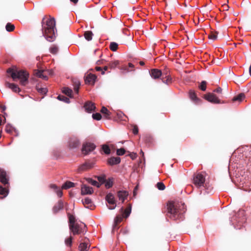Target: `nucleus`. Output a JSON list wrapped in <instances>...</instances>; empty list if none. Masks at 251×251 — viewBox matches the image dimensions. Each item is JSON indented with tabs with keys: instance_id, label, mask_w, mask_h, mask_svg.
Wrapping results in <instances>:
<instances>
[{
	"instance_id": "9b49d317",
	"label": "nucleus",
	"mask_w": 251,
	"mask_h": 251,
	"mask_svg": "<svg viewBox=\"0 0 251 251\" xmlns=\"http://www.w3.org/2000/svg\"><path fill=\"white\" fill-rule=\"evenodd\" d=\"M64 208V202L62 200H59L53 207L52 212L55 214Z\"/></svg>"
},
{
	"instance_id": "de8ad7c7",
	"label": "nucleus",
	"mask_w": 251,
	"mask_h": 251,
	"mask_svg": "<svg viewBox=\"0 0 251 251\" xmlns=\"http://www.w3.org/2000/svg\"><path fill=\"white\" fill-rule=\"evenodd\" d=\"M208 37L211 40H215L217 38V35L216 33H211L209 35Z\"/></svg>"
},
{
	"instance_id": "c85d7f7f",
	"label": "nucleus",
	"mask_w": 251,
	"mask_h": 251,
	"mask_svg": "<svg viewBox=\"0 0 251 251\" xmlns=\"http://www.w3.org/2000/svg\"><path fill=\"white\" fill-rule=\"evenodd\" d=\"M80 251H87L88 245L85 243H81L78 246Z\"/></svg>"
},
{
	"instance_id": "a211bd4d",
	"label": "nucleus",
	"mask_w": 251,
	"mask_h": 251,
	"mask_svg": "<svg viewBox=\"0 0 251 251\" xmlns=\"http://www.w3.org/2000/svg\"><path fill=\"white\" fill-rule=\"evenodd\" d=\"M128 195V193L126 191H119L118 192V197L119 200L122 201V202L126 199Z\"/></svg>"
},
{
	"instance_id": "4be33fe9",
	"label": "nucleus",
	"mask_w": 251,
	"mask_h": 251,
	"mask_svg": "<svg viewBox=\"0 0 251 251\" xmlns=\"http://www.w3.org/2000/svg\"><path fill=\"white\" fill-rule=\"evenodd\" d=\"M96 79V76L95 75L89 74L86 76L85 82L87 83H94Z\"/></svg>"
},
{
	"instance_id": "69168bd1",
	"label": "nucleus",
	"mask_w": 251,
	"mask_h": 251,
	"mask_svg": "<svg viewBox=\"0 0 251 251\" xmlns=\"http://www.w3.org/2000/svg\"><path fill=\"white\" fill-rule=\"evenodd\" d=\"M137 189V186L135 188L134 191H133V194L135 196L136 195V190Z\"/></svg>"
},
{
	"instance_id": "2f4dec72",
	"label": "nucleus",
	"mask_w": 251,
	"mask_h": 251,
	"mask_svg": "<svg viewBox=\"0 0 251 251\" xmlns=\"http://www.w3.org/2000/svg\"><path fill=\"white\" fill-rule=\"evenodd\" d=\"M119 64V62L118 60L113 61L110 62L108 64V67L111 69L115 68Z\"/></svg>"
},
{
	"instance_id": "6ab92c4d",
	"label": "nucleus",
	"mask_w": 251,
	"mask_h": 251,
	"mask_svg": "<svg viewBox=\"0 0 251 251\" xmlns=\"http://www.w3.org/2000/svg\"><path fill=\"white\" fill-rule=\"evenodd\" d=\"M121 162V158L119 157H113L109 158L108 160V163L110 165L118 164Z\"/></svg>"
},
{
	"instance_id": "13d9d810",
	"label": "nucleus",
	"mask_w": 251,
	"mask_h": 251,
	"mask_svg": "<svg viewBox=\"0 0 251 251\" xmlns=\"http://www.w3.org/2000/svg\"><path fill=\"white\" fill-rule=\"evenodd\" d=\"M98 179L100 181V182H101V183H103L104 182H105V179L103 178V177H99L98 178Z\"/></svg>"
},
{
	"instance_id": "2eb2a0df",
	"label": "nucleus",
	"mask_w": 251,
	"mask_h": 251,
	"mask_svg": "<svg viewBox=\"0 0 251 251\" xmlns=\"http://www.w3.org/2000/svg\"><path fill=\"white\" fill-rule=\"evenodd\" d=\"M84 108L86 112L91 113L95 109L96 107L94 103L87 101L85 103Z\"/></svg>"
},
{
	"instance_id": "052dcab7",
	"label": "nucleus",
	"mask_w": 251,
	"mask_h": 251,
	"mask_svg": "<svg viewBox=\"0 0 251 251\" xmlns=\"http://www.w3.org/2000/svg\"><path fill=\"white\" fill-rule=\"evenodd\" d=\"M108 68V67L107 66H105L104 67L103 69H102V70H103V71H104V72H105V71L107 70Z\"/></svg>"
},
{
	"instance_id": "864d4df0",
	"label": "nucleus",
	"mask_w": 251,
	"mask_h": 251,
	"mask_svg": "<svg viewBox=\"0 0 251 251\" xmlns=\"http://www.w3.org/2000/svg\"><path fill=\"white\" fill-rule=\"evenodd\" d=\"M132 132L134 134H137L138 132V129L136 126H134L132 129Z\"/></svg>"
},
{
	"instance_id": "774afa93",
	"label": "nucleus",
	"mask_w": 251,
	"mask_h": 251,
	"mask_svg": "<svg viewBox=\"0 0 251 251\" xmlns=\"http://www.w3.org/2000/svg\"><path fill=\"white\" fill-rule=\"evenodd\" d=\"M211 11V8H208V9H207V12H209V11Z\"/></svg>"
},
{
	"instance_id": "9d476101",
	"label": "nucleus",
	"mask_w": 251,
	"mask_h": 251,
	"mask_svg": "<svg viewBox=\"0 0 251 251\" xmlns=\"http://www.w3.org/2000/svg\"><path fill=\"white\" fill-rule=\"evenodd\" d=\"M80 145V142L76 137H73L70 138L69 142V147L71 149L78 148Z\"/></svg>"
},
{
	"instance_id": "4468645a",
	"label": "nucleus",
	"mask_w": 251,
	"mask_h": 251,
	"mask_svg": "<svg viewBox=\"0 0 251 251\" xmlns=\"http://www.w3.org/2000/svg\"><path fill=\"white\" fill-rule=\"evenodd\" d=\"M0 182L3 185L8 183V179L6 177V173L1 169H0Z\"/></svg>"
},
{
	"instance_id": "f03ea898",
	"label": "nucleus",
	"mask_w": 251,
	"mask_h": 251,
	"mask_svg": "<svg viewBox=\"0 0 251 251\" xmlns=\"http://www.w3.org/2000/svg\"><path fill=\"white\" fill-rule=\"evenodd\" d=\"M45 16L42 21V30L43 36L49 42H53L56 38V29L55 21L54 18L49 16V18L46 20Z\"/></svg>"
},
{
	"instance_id": "c9c22d12",
	"label": "nucleus",
	"mask_w": 251,
	"mask_h": 251,
	"mask_svg": "<svg viewBox=\"0 0 251 251\" xmlns=\"http://www.w3.org/2000/svg\"><path fill=\"white\" fill-rule=\"evenodd\" d=\"M5 28L7 31L11 32V31H12L14 29L15 26L14 25L11 24L10 23H8L6 24V25L5 26Z\"/></svg>"
},
{
	"instance_id": "338daca9",
	"label": "nucleus",
	"mask_w": 251,
	"mask_h": 251,
	"mask_svg": "<svg viewBox=\"0 0 251 251\" xmlns=\"http://www.w3.org/2000/svg\"><path fill=\"white\" fill-rule=\"evenodd\" d=\"M129 66L130 67H133V65L131 64V63H129Z\"/></svg>"
},
{
	"instance_id": "6e6d98bb",
	"label": "nucleus",
	"mask_w": 251,
	"mask_h": 251,
	"mask_svg": "<svg viewBox=\"0 0 251 251\" xmlns=\"http://www.w3.org/2000/svg\"><path fill=\"white\" fill-rule=\"evenodd\" d=\"M213 92L217 93H221L222 92V89L221 87H218L217 89H215Z\"/></svg>"
},
{
	"instance_id": "5fc2aeb1",
	"label": "nucleus",
	"mask_w": 251,
	"mask_h": 251,
	"mask_svg": "<svg viewBox=\"0 0 251 251\" xmlns=\"http://www.w3.org/2000/svg\"><path fill=\"white\" fill-rule=\"evenodd\" d=\"M95 69L97 71H101V74L104 75V72L103 71L102 69L100 67H96Z\"/></svg>"
},
{
	"instance_id": "473e14b6",
	"label": "nucleus",
	"mask_w": 251,
	"mask_h": 251,
	"mask_svg": "<svg viewBox=\"0 0 251 251\" xmlns=\"http://www.w3.org/2000/svg\"><path fill=\"white\" fill-rule=\"evenodd\" d=\"M57 99L59 100L64 101L65 102L67 103H69L70 102L69 98L65 97L64 96H62V95H59L57 97Z\"/></svg>"
},
{
	"instance_id": "7ed1b4c3",
	"label": "nucleus",
	"mask_w": 251,
	"mask_h": 251,
	"mask_svg": "<svg viewBox=\"0 0 251 251\" xmlns=\"http://www.w3.org/2000/svg\"><path fill=\"white\" fill-rule=\"evenodd\" d=\"M68 216L69 220V229L73 235L84 233L86 232V226L84 223H75V216L69 213L68 214Z\"/></svg>"
},
{
	"instance_id": "3c124183",
	"label": "nucleus",
	"mask_w": 251,
	"mask_h": 251,
	"mask_svg": "<svg viewBox=\"0 0 251 251\" xmlns=\"http://www.w3.org/2000/svg\"><path fill=\"white\" fill-rule=\"evenodd\" d=\"M167 77V79L166 80H164L162 79V82L164 83H168V82H170L171 81V78L169 75H167L166 76Z\"/></svg>"
},
{
	"instance_id": "b1692460",
	"label": "nucleus",
	"mask_w": 251,
	"mask_h": 251,
	"mask_svg": "<svg viewBox=\"0 0 251 251\" xmlns=\"http://www.w3.org/2000/svg\"><path fill=\"white\" fill-rule=\"evenodd\" d=\"M75 186L74 183L71 181H66L62 186V189H68Z\"/></svg>"
},
{
	"instance_id": "f704fd0d",
	"label": "nucleus",
	"mask_w": 251,
	"mask_h": 251,
	"mask_svg": "<svg viewBox=\"0 0 251 251\" xmlns=\"http://www.w3.org/2000/svg\"><path fill=\"white\" fill-rule=\"evenodd\" d=\"M8 189L0 185V194L4 195V197H6L8 195Z\"/></svg>"
},
{
	"instance_id": "bb28decb",
	"label": "nucleus",
	"mask_w": 251,
	"mask_h": 251,
	"mask_svg": "<svg viewBox=\"0 0 251 251\" xmlns=\"http://www.w3.org/2000/svg\"><path fill=\"white\" fill-rule=\"evenodd\" d=\"M62 92L68 96L70 98L72 97L73 91L72 89L68 88V87H64L62 90Z\"/></svg>"
},
{
	"instance_id": "09e8293b",
	"label": "nucleus",
	"mask_w": 251,
	"mask_h": 251,
	"mask_svg": "<svg viewBox=\"0 0 251 251\" xmlns=\"http://www.w3.org/2000/svg\"><path fill=\"white\" fill-rule=\"evenodd\" d=\"M125 153V149L123 148H121L117 150V154L118 155H123Z\"/></svg>"
},
{
	"instance_id": "4c0bfd02",
	"label": "nucleus",
	"mask_w": 251,
	"mask_h": 251,
	"mask_svg": "<svg viewBox=\"0 0 251 251\" xmlns=\"http://www.w3.org/2000/svg\"><path fill=\"white\" fill-rule=\"evenodd\" d=\"M118 46V45L116 42H111L110 44L109 48L112 51H115L117 50Z\"/></svg>"
},
{
	"instance_id": "37998d69",
	"label": "nucleus",
	"mask_w": 251,
	"mask_h": 251,
	"mask_svg": "<svg viewBox=\"0 0 251 251\" xmlns=\"http://www.w3.org/2000/svg\"><path fill=\"white\" fill-rule=\"evenodd\" d=\"M189 96H190V99L193 100H198V98L197 97V96H196L195 93L192 90L190 91Z\"/></svg>"
},
{
	"instance_id": "aec40b11",
	"label": "nucleus",
	"mask_w": 251,
	"mask_h": 251,
	"mask_svg": "<svg viewBox=\"0 0 251 251\" xmlns=\"http://www.w3.org/2000/svg\"><path fill=\"white\" fill-rule=\"evenodd\" d=\"M6 85L7 87L11 89L13 92H19L21 91L18 86L14 83L6 82Z\"/></svg>"
},
{
	"instance_id": "1a4fd4ad",
	"label": "nucleus",
	"mask_w": 251,
	"mask_h": 251,
	"mask_svg": "<svg viewBox=\"0 0 251 251\" xmlns=\"http://www.w3.org/2000/svg\"><path fill=\"white\" fill-rule=\"evenodd\" d=\"M204 98L207 101L213 103H220V100L216 97V96L212 93H208L205 94Z\"/></svg>"
},
{
	"instance_id": "f3484780",
	"label": "nucleus",
	"mask_w": 251,
	"mask_h": 251,
	"mask_svg": "<svg viewBox=\"0 0 251 251\" xmlns=\"http://www.w3.org/2000/svg\"><path fill=\"white\" fill-rule=\"evenodd\" d=\"M93 164L91 163L86 162L80 165L78 170L79 171H84L93 167Z\"/></svg>"
},
{
	"instance_id": "f257e3e1",
	"label": "nucleus",
	"mask_w": 251,
	"mask_h": 251,
	"mask_svg": "<svg viewBox=\"0 0 251 251\" xmlns=\"http://www.w3.org/2000/svg\"><path fill=\"white\" fill-rule=\"evenodd\" d=\"M167 216L170 219L182 220L186 211V206L182 201H169L167 203Z\"/></svg>"
},
{
	"instance_id": "6e6552de",
	"label": "nucleus",
	"mask_w": 251,
	"mask_h": 251,
	"mask_svg": "<svg viewBox=\"0 0 251 251\" xmlns=\"http://www.w3.org/2000/svg\"><path fill=\"white\" fill-rule=\"evenodd\" d=\"M105 200L109 204L113 205L108 207L109 209L113 210L116 208L115 198L113 194L111 193L107 194L105 197Z\"/></svg>"
},
{
	"instance_id": "72a5a7b5",
	"label": "nucleus",
	"mask_w": 251,
	"mask_h": 251,
	"mask_svg": "<svg viewBox=\"0 0 251 251\" xmlns=\"http://www.w3.org/2000/svg\"><path fill=\"white\" fill-rule=\"evenodd\" d=\"M101 149L105 154H109L110 153V149L107 145H103L101 147Z\"/></svg>"
},
{
	"instance_id": "a19ab883",
	"label": "nucleus",
	"mask_w": 251,
	"mask_h": 251,
	"mask_svg": "<svg viewBox=\"0 0 251 251\" xmlns=\"http://www.w3.org/2000/svg\"><path fill=\"white\" fill-rule=\"evenodd\" d=\"M156 187L159 190H164L166 187L163 182H159L156 185Z\"/></svg>"
},
{
	"instance_id": "a878e982",
	"label": "nucleus",
	"mask_w": 251,
	"mask_h": 251,
	"mask_svg": "<svg viewBox=\"0 0 251 251\" xmlns=\"http://www.w3.org/2000/svg\"><path fill=\"white\" fill-rule=\"evenodd\" d=\"M84 36L85 39L89 41L92 39L93 34L91 31H86L84 32Z\"/></svg>"
},
{
	"instance_id": "0eeeda50",
	"label": "nucleus",
	"mask_w": 251,
	"mask_h": 251,
	"mask_svg": "<svg viewBox=\"0 0 251 251\" xmlns=\"http://www.w3.org/2000/svg\"><path fill=\"white\" fill-rule=\"evenodd\" d=\"M96 147V145L93 143L85 142L82 145V152L84 154H87L94 151Z\"/></svg>"
},
{
	"instance_id": "20e7f679",
	"label": "nucleus",
	"mask_w": 251,
	"mask_h": 251,
	"mask_svg": "<svg viewBox=\"0 0 251 251\" xmlns=\"http://www.w3.org/2000/svg\"><path fill=\"white\" fill-rule=\"evenodd\" d=\"M7 73L11 74V77L14 80L17 78L20 79L22 85L25 86L26 84L29 77V74L26 71L9 68Z\"/></svg>"
},
{
	"instance_id": "4d7b16f0",
	"label": "nucleus",
	"mask_w": 251,
	"mask_h": 251,
	"mask_svg": "<svg viewBox=\"0 0 251 251\" xmlns=\"http://www.w3.org/2000/svg\"><path fill=\"white\" fill-rule=\"evenodd\" d=\"M45 72L47 74V75H51L53 74V72L52 70H45Z\"/></svg>"
},
{
	"instance_id": "c756f323",
	"label": "nucleus",
	"mask_w": 251,
	"mask_h": 251,
	"mask_svg": "<svg viewBox=\"0 0 251 251\" xmlns=\"http://www.w3.org/2000/svg\"><path fill=\"white\" fill-rule=\"evenodd\" d=\"M105 186L106 188H111L113 186V178H109L107 180H106Z\"/></svg>"
},
{
	"instance_id": "ea45409f",
	"label": "nucleus",
	"mask_w": 251,
	"mask_h": 251,
	"mask_svg": "<svg viewBox=\"0 0 251 251\" xmlns=\"http://www.w3.org/2000/svg\"><path fill=\"white\" fill-rule=\"evenodd\" d=\"M88 182L92 184L93 186H96L97 187H99L100 186V184L96 180H93L92 178H89L88 179Z\"/></svg>"
},
{
	"instance_id": "680f3d73",
	"label": "nucleus",
	"mask_w": 251,
	"mask_h": 251,
	"mask_svg": "<svg viewBox=\"0 0 251 251\" xmlns=\"http://www.w3.org/2000/svg\"><path fill=\"white\" fill-rule=\"evenodd\" d=\"M102 63V61H100V60H98L97 62V64L98 65H100Z\"/></svg>"
},
{
	"instance_id": "79ce46f5",
	"label": "nucleus",
	"mask_w": 251,
	"mask_h": 251,
	"mask_svg": "<svg viewBox=\"0 0 251 251\" xmlns=\"http://www.w3.org/2000/svg\"><path fill=\"white\" fill-rule=\"evenodd\" d=\"M100 112L105 114V116L106 117V118H108L109 116H110V112L108 110V109L103 106L100 110Z\"/></svg>"
},
{
	"instance_id": "a18cd8bd",
	"label": "nucleus",
	"mask_w": 251,
	"mask_h": 251,
	"mask_svg": "<svg viewBox=\"0 0 251 251\" xmlns=\"http://www.w3.org/2000/svg\"><path fill=\"white\" fill-rule=\"evenodd\" d=\"M37 90L39 93L42 94H46L48 92L47 88H39Z\"/></svg>"
},
{
	"instance_id": "c03bdc74",
	"label": "nucleus",
	"mask_w": 251,
	"mask_h": 251,
	"mask_svg": "<svg viewBox=\"0 0 251 251\" xmlns=\"http://www.w3.org/2000/svg\"><path fill=\"white\" fill-rule=\"evenodd\" d=\"M92 117H93V118L94 120H96L99 121V120H100L101 119V116L100 113H96L93 114Z\"/></svg>"
},
{
	"instance_id": "8fccbe9b",
	"label": "nucleus",
	"mask_w": 251,
	"mask_h": 251,
	"mask_svg": "<svg viewBox=\"0 0 251 251\" xmlns=\"http://www.w3.org/2000/svg\"><path fill=\"white\" fill-rule=\"evenodd\" d=\"M55 192L56 193L57 195L59 197H61L63 195V193L61 189L59 188L57 189L56 191H55Z\"/></svg>"
},
{
	"instance_id": "5701e85b",
	"label": "nucleus",
	"mask_w": 251,
	"mask_h": 251,
	"mask_svg": "<svg viewBox=\"0 0 251 251\" xmlns=\"http://www.w3.org/2000/svg\"><path fill=\"white\" fill-rule=\"evenodd\" d=\"M245 94L243 93H240V94H238L237 96L234 97L233 98L232 100L234 101H238L239 102H241L245 99Z\"/></svg>"
},
{
	"instance_id": "f8f14e48",
	"label": "nucleus",
	"mask_w": 251,
	"mask_h": 251,
	"mask_svg": "<svg viewBox=\"0 0 251 251\" xmlns=\"http://www.w3.org/2000/svg\"><path fill=\"white\" fill-rule=\"evenodd\" d=\"M93 193V189L91 187L83 185L81 187V193L82 195H90Z\"/></svg>"
},
{
	"instance_id": "dca6fc26",
	"label": "nucleus",
	"mask_w": 251,
	"mask_h": 251,
	"mask_svg": "<svg viewBox=\"0 0 251 251\" xmlns=\"http://www.w3.org/2000/svg\"><path fill=\"white\" fill-rule=\"evenodd\" d=\"M120 211L122 213V215L124 216V218H127L130 215L131 212V205L129 204L128 207L125 210L123 207H122Z\"/></svg>"
},
{
	"instance_id": "58836bf2",
	"label": "nucleus",
	"mask_w": 251,
	"mask_h": 251,
	"mask_svg": "<svg viewBox=\"0 0 251 251\" xmlns=\"http://www.w3.org/2000/svg\"><path fill=\"white\" fill-rule=\"evenodd\" d=\"M58 50V47L55 45H53L50 48V51L52 54H55L57 53Z\"/></svg>"
},
{
	"instance_id": "cd10ccee",
	"label": "nucleus",
	"mask_w": 251,
	"mask_h": 251,
	"mask_svg": "<svg viewBox=\"0 0 251 251\" xmlns=\"http://www.w3.org/2000/svg\"><path fill=\"white\" fill-rule=\"evenodd\" d=\"M73 237L70 236L65 239L64 242L66 246L71 247L72 245Z\"/></svg>"
},
{
	"instance_id": "e433bc0d",
	"label": "nucleus",
	"mask_w": 251,
	"mask_h": 251,
	"mask_svg": "<svg viewBox=\"0 0 251 251\" xmlns=\"http://www.w3.org/2000/svg\"><path fill=\"white\" fill-rule=\"evenodd\" d=\"M206 81L203 80L200 83V85L199 86V88L202 91H205L206 89Z\"/></svg>"
},
{
	"instance_id": "7c9ffc66",
	"label": "nucleus",
	"mask_w": 251,
	"mask_h": 251,
	"mask_svg": "<svg viewBox=\"0 0 251 251\" xmlns=\"http://www.w3.org/2000/svg\"><path fill=\"white\" fill-rule=\"evenodd\" d=\"M82 203L85 205V207L89 208L88 206L86 205H89L92 203V200L89 198H85L84 200H82Z\"/></svg>"
},
{
	"instance_id": "412c9836",
	"label": "nucleus",
	"mask_w": 251,
	"mask_h": 251,
	"mask_svg": "<svg viewBox=\"0 0 251 251\" xmlns=\"http://www.w3.org/2000/svg\"><path fill=\"white\" fill-rule=\"evenodd\" d=\"M36 75L38 77L42 78L45 80H47L48 79V77L45 70H38L36 73Z\"/></svg>"
},
{
	"instance_id": "393cba45",
	"label": "nucleus",
	"mask_w": 251,
	"mask_h": 251,
	"mask_svg": "<svg viewBox=\"0 0 251 251\" xmlns=\"http://www.w3.org/2000/svg\"><path fill=\"white\" fill-rule=\"evenodd\" d=\"M123 218H124V216L122 215H117L114 219V226H116L117 225L121 223Z\"/></svg>"
},
{
	"instance_id": "603ef678",
	"label": "nucleus",
	"mask_w": 251,
	"mask_h": 251,
	"mask_svg": "<svg viewBox=\"0 0 251 251\" xmlns=\"http://www.w3.org/2000/svg\"><path fill=\"white\" fill-rule=\"evenodd\" d=\"M50 188L52 189L54 191L59 188L55 184H52L50 185Z\"/></svg>"
},
{
	"instance_id": "0e129e2a",
	"label": "nucleus",
	"mask_w": 251,
	"mask_h": 251,
	"mask_svg": "<svg viewBox=\"0 0 251 251\" xmlns=\"http://www.w3.org/2000/svg\"><path fill=\"white\" fill-rule=\"evenodd\" d=\"M139 64H140V65H141V66H143V65L145 64V63H144V62L143 61H140V62H139Z\"/></svg>"
},
{
	"instance_id": "bf43d9fd",
	"label": "nucleus",
	"mask_w": 251,
	"mask_h": 251,
	"mask_svg": "<svg viewBox=\"0 0 251 251\" xmlns=\"http://www.w3.org/2000/svg\"><path fill=\"white\" fill-rule=\"evenodd\" d=\"M5 130L8 133L10 132L11 131V129H10V128H9V127L7 126H6Z\"/></svg>"
},
{
	"instance_id": "39448f33",
	"label": "nucleus",
	"mask_w": 251,
	"mask_h": 251,
	"mask_svg": "<svg viewBox=\"0 0 251 251\" xmlns=\"http://www.w3.org/2000/svg\"><path fill=\"white\" fill-rule=\"evenodd\" d=\"M245 211L243 210H239L238 212L230 220V223L234 225L236 229H241V226L245 222Z\"/></svg>"
},
{
	"instance_id": "e2e57ef3",
	"label": "nucleus",
	"mask_w": 251,
	"mask_h": 251,
	"mask_svg": "<svg viewBox=\"0 0 251 251\" xmlns=\"http://www.w3.org/2000/svg\"><path fill=\"white\" fill-rule=\"evenodd\" d=\"M78 0H70V1L74 3H76Z\"/></svg>"
},
{
	"instance_id": "ddd939ff",
	"label": "nucleus",
	"mask_w": 251,
	"mask_h": 251,
	"mask_svg": "<svg viewBox=\"0 0 251 251\" xmlns=\"http://www.w3.org/2000/svg\"><path fill=\"white\" fill-rule=\"evenodd\" d=\"M162 75L161 71L157 69H151L150 72V75L153 79L159 78Z\"/></svg>"
},
{
	"instance_id": "49530a36",
	"label": "nucleus",
	"mask_w": 251,
	"mask_h": 251,
	"mask_svg": "<svg viewBox=\"0 0 251 251\" xmlns=\"http://www.w3.org/2000/svg\"><path fill=\"white\" fill-rule=\"evenodd\" d=\"M80 85L79 81H77L75 82V86L74 87V91L76 93L78 94L79 90V87Z\"/></svg>"
},
{
	"instance_id": "423d86ee",
	"label": "nucleus",
	"mask_w": 251,
	"mask_h": 251,
	"mask_svg": "<svg viewBox=\"0 0 251 251\" xmlns=\"http://www.w3.org/2000/svg\"><path fill=\"white\" fill-rule=\"evenodd\" d=\"M205 181V176L201 173H197L194 175L193 183L197 187H206V184L204 185Z\"/></svg>"
}]
</instances>
